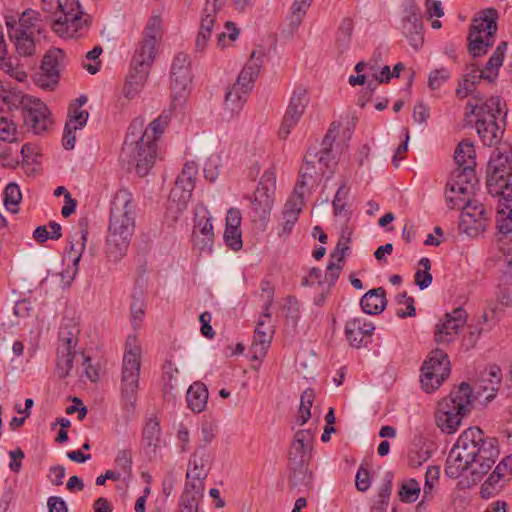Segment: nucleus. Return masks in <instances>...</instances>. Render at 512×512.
I'll return each mask as SVG.
<instances>
[{
	"label": "nucleus",
	"instance_id": "obj_1",
	"mask_svg": "<svg viewBox=\"0 0 512 512\" xmlns=\"http://www.w3.org/2000/svg\"><path fill=\"white\" fill-rule=\"evenodd\" d=\"M134 229L135 204L132 194L127 189H120L111 202L106 239V254L111 261L117 262L126 255Z\"/></svg>",
	"mask_w": 512,
	"mask_h": 512
},
{
	"label": "nucleus",
	"instance_id": "obj_2",
	"mask_svg": "<svg viewBox=\"0 0 512 512\" xmlns=\"http://www.w3.org/2000/svg\"><path fill=\"white\" fill-rule=\"evenodd\" d=\"M466 109L464 121L467 126L475 127L482 143L488 147L500 143L504 126L497 123V118L503 113L502 99L493 96L485 100L479 95H474L472 100L468 101Z\"/></svg>",
	"mask_w": 512,
	"mask_h": 512
},
{
	"label": "nucleus",
	"instance_id": "obj_3",
	"mask_svg": "<svg viewBox=\"0 0 512 512\" xmlns=\"http://www.w3.org/2000/svg\"><path fill=\"white\" fill-rule=\"evenodd\" d=\"M471 405L472 389L468 383L462 382L448 397L439 402L435 414L437 426L446 434L455 433L462 417L470 411Z\"/></svg>",
	"mask_w": 512,
	"mask_h": 512
},
{
	"label": "nucleus",
	"instance_id": "obj_4",
	"mask_svg": "<svg viewBox=\"0 0 512 512\" xmlns=\"http://www.w3.org/2000/svg\"><path fill=\"white\" fill-rule=\"evenodd\" d=\"M141 367V349L138 346L126 349L121 374V404L126 420H130L136 409L137 391Z\"/></svg>",
	"mask_w": 512,
	"mask_h": 512
},
{
	"label": "nucleus",
	"instance_id": "obj_5",
	"mask_svg": "<svg viewBox=\"0 0 512 512\" xmlns=\"http://www.w3.org/2000/svg\"><path fill=\"white\" fill-rule=\"evenodd\" d=\"M467 430H475L479 436L468 442L472 452V480L478 481L489 472L499 456V443L494 437H484V432L479 427H469Z\"/></svg>",
	"mask_w": 512,
	"mask_h": 512
},
{
	"label": "nucleus",
	"instance_id": "obj_6",
	"mask_svg": "<svg viewBox=\"0 0 512 512\" xmlns=\"http://www.w3.org/2000/svg\"><path fill=\"white\" fill-rule=\"evenodd\" d=\"M479 436V433L475 430H465L459 436L456 444L451 449L445 465V474L452 479H457L464 472L470 471L472 475V458L471 447L469 443Z\"/></svg>",
	"mask_w": 512,
	"mask_h": 512
},
{
	"label": "nucleus",
	"instance_id": "obj_7",
	"mask_svg": "<svg viewBox=\"0 0 512 512\" xmlns=\"http://www.w3.org/2000/svg\"><path fill=\"white\" fill-rule=\"evenodd\" d=\"M448 355L439 348L430 352L421 368L420 382L425 392L438 389L450 374Z\"/></svg>",
	"mask_w": 512,
	"mask_h": 512
},
{
	"label": "nucleus",
	"instance_id": "obj_8",
	"mask_svg": "<svg viewBox=\"0 0 512 512\" xmlns=\"http://www.w3.org/2000/svg\"><path fill=\"white\" fill-rule=\"evenodd\" d=\"M276 176L274 171L266 170L254 192L251 202V218L253 222L266 223L274 203Z\"/></svg>",
	"mask_w": 512,
	"mask_h": 512
},
{
	"label": "nucleus",
	"instance_id": "obj_9",
	"mask_svg": "<svg viewBox=\"0 0 512 512\" xmlns=\"http://www.w3.org/2000/svg\"><path fill=\"white\" fill-rule=\"evenodd\" d=\"M172 106L182 107L186 100L187 90L192 82L191 61L185 52H178L171 64L170 71Z\"/></svg>",
	"mask_w": 512,
	"mask_h": 512
},
{
	"label": "nucleus",
	"instance_id": "obj_10",
	"mask_svg": "<svg viewBox=\"0 0 512 512\" xmlns=\"http://www.w3.org/2000/svg\"><path fill=\"white\" fill-rule=\"evenodd\" d=\"M399 29L414 50L421 49L424 43L422 12L414 0L404 2Z\"/></svg>",
	"mask_w": 512,
	"mask_h": 512
},
{
	"label": "nucleus",
	"instance_id": "obj_11",
	"mask_svg": "<svg viewBox=\"0 0 512 512\" xmlns=\"http://www.w3.org/2000/svg\"><path fill=\"white\" fill-rule=\"evenodd\" d=\"M475 177V170L472 166H465L457 170L453 178L447 183L446 200L452 209H460L467 199L470 190L473 188L472 179Z\"/></svg>",
	"mask_w": 512,
	"mask_h": 512
},
{
	"label": "nucleus",
	"instance_id": "obj_12",
	"mask_svg": "<svg viewBox=\"0 0 512 512\" xmlns=\"http://www.w3.org/2000/svg\"><path fill=\"white\" fill-rule=\"evenodd\" d=\"M120 158L123 161L135 163L136 173L140 177L148 175L151 168L154 166L157 158V144L150 140V136L145 132L141 141L135 146V150L131 153H120Z\"/></svg>",
	"mask_w": 512,
	"mask_h": 512
},
{
	"label": "nucleus",
	"instance_id": "obj_13",
	"mask_svg": "<svg viewBox=\"0 0 512 512\" xmlns=\"http://www.w3.org/2000/svg\"><path fill=\"white\" fill-rule=\"evenodd\" d=\"M88 219L82 217L78 220V231L68 238L69 251L68 254L72 257V266L61 273L62 282L70 286L79 270V262L82 254L86 248L88 236Z\"/></svg>",
	"mask_w": 512,
	"mask_h": 512
},
{
	"label": "nucleus",
	"instance_id": "obj_14",
	"mask_svg": "<svg viewBox=\"0 0 512 512\" xmlns=\"http://www.w3.org/2000/svg\"><path fill=\"white\" fill-rule=\"evenodd\" d=\"M197 172V164L190 161L184 164L180 175L177 177L175 186L171 189L169 195L170 202L176 203L177 211L186 209L195 187Z\"/></svg>",
	"mask_w": 512,
	"mask_h": 512
},
{
	"label": "nucleus",
	"instance_id": "obj_15",
	"mask_svg": "<svg viewBox=\"0 0 512 512\" xmlns=\"http://www.w3.org/2000/svg\"><path fill=\"white\" fill-rule=\"evenodd\" d=\"M511 166L512 147L506 143L496 147L487 164L486 185L488 192H497V181H502V176L506 174Z\"/></svg>",
	"mask_w": 512,
	"mask_h": 512
},
{
	"label": "nucleus",
	"instance_id": "obj_16",
	"mask_svg": "<svg viewBox=\"0 0 512 512\" xmlns=\"http://www.w3.org/2000/svg\"><path fill=\"white\" fill-rule=\"evenodd\" d=\"M22 117L25 126L35 134L47 131L52 124L47 105L35 97L28 101V104L26 103Z\"/></svg>",
	"mask_w": 512,
	"mask_h": 512
},
{
	"label": "nucleus",
	"instance_id": "obj_17",
	"mask_svg": "<svg viewBox=\"0 0 512 512\" xmlns=\"http://www.w3.org/2000/svg\"><path fill=\"white\" fill-rule=\"evenodd\" d=\"M308 101L307 90L302 86L295 88L279 129V136L281 138L285 139L288 137L291 129L300 120Z\"/></svg>",
	"mask_w": 512,
	"mask_h": 512
},
{
	"label": "nucleus",
	"instance_id": "obj_18",
	"mask_svg": "<svg viewBox=\"0 0 512 512\" xmlns=\"http://www.w3.org/2000/svg\"><path fill=\"white\" fill-rule=\"evenodd\" d=\"M153 63L140 59V56H133L130 64L129 74L123 87V95L128 100L133 99L140 92L150 72Z\"/></svg>",
	"mask_w": 512,
	"mask_h": 512
},
{
	"label": "nucleus",
	"instance_id": "obj_19",
	"mask_svg": "<svg viewBox=\"0 0 512 512\" xmlns=\"http://www.w3.org/2000/svg\"><path fill=\"white\" fill-rule=\"evenodd\" d=\"M6 27L8 33H23V35L42 36L44 32L41 15L33 9L25 10L18 21L13 16L7 17Z\"/></svg>",
	"mask_w": 512,
	"mask_h": 512
},
{
	"label": "nucleus",
	"instance_id": "obj_20",
	"mask_svg": "<svg viewBox=\"0 0 512 512\" xmlns=\"http://www.w3.org/2000/svg\"><path fill=\"white\" fill-rule=\"evenodd\" d=\"M160 28V17H152L144 30L143 40L135 50L133 56H140V59L150 63L154 62L157 38L160 36Z\"/></svg>",
	"mask_w": 512,
	"mask_h": 512
},
{
	"label": "nucleus",
	"instance_id": "obj_21",
	"mask_svg": "<svg viewBox=\"0 0 512 512\" xmlns=\"http://www.w3.org/2000/svg\"><path fill=\"white\" fill-rule=\"evenodd\" d=\"M375 326L364 318L356 317L348 320L345 324V337L350 346L360 348L367 345V338L373 335Z\"/></svg>",
	"mask_w": 512,
	"mask_h": 512
},
{
	"label": "nucleus",
	"instance_id": "obj_22",
	"mask_svg": "<svg viewBox=\"0 0 512 512\" xmlns=\"http://www.w3.org/2000/svg\"><path fill=\"white\" fill-rule=\"evenodd\" d=\"M313 434L310 430H298L288 452V463L309 462L311 459V443Z\"/></svg>",
	"mask_w": 512,
	"mask_h": 512
},
{
	"label": "nucleus",
	"instance_id": "obj_23",
	"mask_svg": "<svg viewBox=\"0 0 512 512\" xmlns=\"http://www.w3.org/2000/svg\"><path fill=\"white\" fill-rule=\"evenodd\" d=\"M263 55L262 51L254 50L251 53L249 61L238 75L234 85L243 89L244 93H248L253 88L254 82L261 69Z\"/></svg>",
	"mask_w": 512,
	"mask_h": 512
},
{
	"label": "nucleus",
	"instance_id": "obj_24",
	"mask_svg": "<svg viewBox=\"0 0 512 512\" xmlns=\"http://www.w3.org/2000/svg\"><path fill=\"white\" fill-rule=\"evenodd\" d=\"M304 200L300 196H290L284 205L282 211V221L280 223L281 231L279 236H288L291 234L295 223L298 221L299 214L302 210Z\"/></svg>",
	"mask_w": 512,
	"mask_h": 512
},
{
	"label": "nucleus",
	"instance_id": "obj_25",
	"mask_svg": "<svg viewBox=\"0 0 512 512\" xmlns=\"http://www.w3.org/2000/svg\"><path fill=\"white\" fill-rule=\"evenodd\" d=\"M211 455L205 448L196 450L189 461V471L186 474L187 479L203 481L209 473L211 465Z\"/></svg>",
	"mask_w": 512,
	"mask_h": 512
},
{
	"label": "nucleus",
	"instance_id": "obj_26",
	"mask_svg": "<svg viewBox=\"0 0 512 512\" xmlns=\"http://www.w3.org/2000/svg\"><path fill=\"white\" fill-rule=\"evenodd\" d=\"M360 306L368 315H378L387 306L386 291L383 287L373 288L366 292L360 299Z\"/></svg>",
	"mask_w": 512,
	"mask_h": 512
},
{
	"label": "nucleus",
	"instance_id": "obj_27",
	"mask_svg": "<svg viewBox=\"0 0 512 512\" xmlns=\"http://www.w3.org/2000/svg\"><path fill=\"white\" fill-rule=\"evenodd\" d=\"M15 59L8 54L7 43L0 24V69L17 81H24L27 78L26 72L17 69Z\"/></svg>",
	"mask_w": 512,
	"mask_h": 512
},
{
	"label": "nucleus",
	"instance_id": "obj_28",
	"mask_svg": "<svg viewBox=\"0 0 512 512\" xmlns=\"http://www.w3.org/2000/svg\"><path fill=\"white\" fill-rule=\"evenodd\" d=\"M496 19L497 11L493 8L487 9L482 12L479 18L474 19L470 32H475L478 35H484L488 38H494L497 31Z\"/></svg>",
	"mask_w": 512,
	"mask_h": 512
},
{
	"label": "nucleus",
	"instance_id": "obj_29",
	"mask_svg": "<svg viewBox=\"0 0 512 512\" xmlns=\"http://www.w3.org/2000/svg\"><path fill=\"white\" fill-rule=\"evenodd\" d=\"M309 462L288 463L289 470V486L295 489L300 486L311 488L312 473L308 469Z\"/></svg>",
	"mask_w": 512,
	"mask_h": 512
},
{
	"label": "nucleus",
	"instance_id": "obj_30",
	"mask_svg": "<svg viewBox=\"0 0 512 512\" xmlns=\"http://www.w3.org/2000/svg\"><path fill=\"white\" fill-rule=\"evenodd\" d=\"M186 400L188 407L192 411L196 413L202 412L208 400L207 387L201 382H194L187 391Z\"/></svg>",
	"mask_w": 512,
	"mask_h": 512
},
{
	"label": "nucleus",
	"instance_id": "obj_31",
	"mask_svg": "<svg viewBox=\"0 0 512 512\" xmlns=\"http://www.w3.org/2000/svg\"><path fill=\"white\" fill-rule=\"evenodd\" d=\"M14 43L17 53L23 57H29L36 53V46L40 43L41 36L23 35V33H8Z\"/></svg>",
	"mask_w": 512,
	"mask_h": 512
},
{
	"label": "nucleus",
	"instance_id": "obj_32",
	"mask_svg": "<svg viewBox=\"0 0 512 512\" xmlns=\"http://www.w3.org/2000/svg\"><path fill=\"white\" fill-rule=\"evenodd\" d=\"M79 328L73 319H64L59 329L58 348L75 349L78 343Z\"/></svg>",
	"mask_w": 512,
	"mask_h": 512
},
{
	"label": "nucleus",
	"instance_id": "obj_33",
	"mask_svg": "<svg viewBox=\"0 0 512 512\" xmlns=\"http://www.w3.org/2000/svg\"><path fill=\"white\" fill-rule=\"evenodd\" d=\"M507 48V43L502 41L496 47L495 51L487 61L485 67L482 69L485 75V80L488 82H493L499 72V68L502 66L504 54Z\"/></svg>",
	"mask_w": 512,
	"mask_h": 512
},
{
	"label": "nucleus",
	"instance_id": "obj_34",
	"mask_svg": "<svg viewBox=\"0 0 512 512\" xmlns=\"http://www.w3.org/2000/svg\"><path fill=\"white\" fill-rule=\"evenodd\" d=\"M261 326H263V321L260 320L255 329L254 339L250 348L254 360H262L265 357L272 340V336L263 331Z\"/></svg>",
	"mask_w": 512,
	"mask_h": 512
},
{
	"label": "nucleus",
	"instance_id": "obj_35",
	"mask_svg": "<svg viewBox=\"0 0 512 512\" xmlns=\"http://www.w3.org/2000/svg\"><path fill=\"white\" fill-rule=\"evenodd\" d=\"M354 30V21L351 17H344L336 32V48L340 54L349 50L352 34Z\"/></svg>",
	"mask_w": 512,
	"mask_h": 512
},
{
	"label": "nucleus",
	"instance_id": "obj_36",
	"mask_svg": "<svg viewBox=\"0 0 512 512\" xmlns=\"http://www.w3.org/2000/svg\"><path fill=\"white\" fill-rule=\"evenodd\" d=\"M144 133L143 120L141 118L134 119L127 129L121 151H123L124 154L133 152L135 150V146L140 143L141 137Z\"/></svg>",
	"mask_w": 512,
	"mask_h": 512
},
{
	"label": "nucleus",
	"instance_id": "obj_37",
	"mask_svg": "<svg viewBox=\"0 0 512 512\" xmlns=\"http://www.w3.org/2000/svg\"><path fill=\"white\" fill-rule=\"evenodd\" d=\"M75 355V349L57 348L56 374L60 379L71 375Z\"/></svg>",
	"mask_w": 512,
	"mask_h": 512
},
{
	"label": "nucleus",
	"instance_id": "obj_38",
	"mask_svg": "<svg viewBox=\"0 0 512 512\" xmlns=\"http://www.w3.org/2000/svg\"><path fill=\"white\" fill-rule=\"evenodd\" d=\"M462 327L463 325L446 318L442 324L437 325L434 335L435 341L443 345L453 342Z\"/></svg>",
	"mask_w": 512,
	"mask_h": 512
},
{
	"label": "nucleus",
	"instance_id": "obj_39",
	"mask_svg": "<svg viewBox=\"0 0 512 512\" xmlns=\"http://www.w3.org/2000/svg\"><path fill=\"white\" fill-rule=\"evenodd\" d=\"M497 228L499 232L504 235L512 232V201L499 199L497 207Z\"/></svg>",
	"mask_w": 512,
	"mask_h": 512
},
{
	"label": "nucleus",
	"instance_id": "obj_40",
	"mask_svg": "<svg viewBox=\"0 0 512 512\" xmlns=\"http://www.w3.org/2000/svg\"><path fill=\"white\" fill-rule=\"evenodd\" d=\"M142 441L147 447H153L154 449L160 446L161 428L156 417L147 420L142 431Z\"/></svg>",
	"mask_w": 512,
	"mask_h": 512
},
{
	"label": "nucleus",
	"instance_id": "obj_41",
	"mask_svg": "<svg viewBox=\"0 0 512 512\" xmlns=\"http://www.w3.org/2000/svg\"><path fill=\"white\" fill-rule=\"evenodd\" d=\"M243 89L233 85L225 94V109L231 112V115L239 113L246 102V95Z\"/></svg>",
	"mask_w": 512,
	"mask_h": 512
},
{
	"label": "nucleus",
	"instance_id": "obj_42",
	"mask_svg": "<svg viewBox=\"0 0 512 512\" xmlns=\"http://www.w3.org/2000/svg\"><path fill=\"white\" fill-rule=\"evenodd\" d=\"M475 155L474 144L469 140H463L458 144L454 152V160L459 167H473Z\"/></svg>",
	"mask_w": 512,
	"mask_h": 512
},
{
	"label": "nucleus",
	"instance_id": "obj_43",
	"mask_svg": "<svg viewBox=\"0 0 512 512\" xmlns=\"http://www.w3.org/2000/svg\"><path fill=\"white\" fill-rule=\"evenodd\" d=\"M494 44V38H488L484 35H478L475 32H469L468 50L473 57H479L487 53L489 47Z\"/></svg>",
	"mask_w": 512,
	"mask_h": 512
},
{
	"label": "nucleus",
	"instance_id": "obj_44",
	"mask_svg": "<svg viewBox=\"0 0 512 512\" xmlns=\"http://www.w3.org/2000/svg\"><path fill=\"white\" fill-rule=\"evenodd\" d=\"M460 209L464 211L466 217L471 218L474 222H478L479 226L484 225L482 221L485 222L488 219L484 205L477 200L467 199V201L461 205Z\"/></svg>",
	"mask_w": 512,
	"mask_h": 512
},
{
	"label": "nucleus",
	"instance_id": "obj_45",
	"mask_svg": "<svg viewBox=\"0 0 512 512\" xmlns=\"http://www.w3.org/2000/svg\"><path fill=\"white\" fill-rule=\"evenodd\" d=\"M315 398L314 390L308 388L304 390L300 397V406L296 422L299 426H303L311 417V407Z\"/></svg>",
	"mask_w": 512,
	"mask_h": 512
},
{
	"label": "nucleus",
	"instance_id": "obj_46",
	"mask_svg": "<svg viewBox=\"0 0 512 512\" xmlns=\"http://www.w3.org/2000/svg\"><path fill=\"white\" fill-rule=\"evenodd\" d=\"M1 98L9 110L21 108L23 111L26 107V103L28 104V101H30L33 97L30 95H25L21 91L12 89L3 91Z\"/></svg>",
	"mask_w": 512,
	"mask_h": 512
},
{
	"label": "nucleus",
	"instance_id": "obj_47",
	"mask_svg": "<svg viewBox=\"0 0 512 512\" xmlns=\"http://www.w3.org/2000/svg\"><path fill=\"white\" fill-rule=\"evenodd\" d=\"M58 54H62V50L58 49L55 52L47 53L42 61L40 72L45 73L46 75L52 78V81L59 82V62H58Z\"/></svg>",
	"mask_w": 512,
	"mask_h": 512
},
{
	"label": "nucleus",
	"instance_id": "obj_48",
	"mask_svg": "<svg viewBox=\"0 0 512 512\" xmlns=\"http://www.w3.org/2000/svg\"><path fill=\"white\" fill-rule=\"evenodd\" d=\"M392 476L380 487L376 500L370 508V512H387L391 492H392Z\"/></svg>",
	"mask_w": 512,
	"mask_h": 512
},
{
	"label": "nucleus",
	"instance_id": "obj_49",
	"mask_svg": "<svg viewBox=\"0 0 512 512\" xmlns=\"http://www.w3.org/2000/svg\"><path fill=\"white\" fill-rule=\"evenodd\" d=\"M145 302L143 298V292L140 290L134 292L132 295V302L130 304L131 322L136 328L142 322V318L145 314Z\"/></svg>",
	"mask_w": 512,
	"mask_h": 512
},
{
	"label": "nucleus",
	"instance_id": "obj_50",
	"mask_svg": "<svg viewBox=\"0 0 512 512\" xmlns=\"http://www.w3.org/2000/svg\"><path fill=\"white\" fill-rule=\"evenodd\" d=\"M420 491L419 483L415 479L411 478L403 482L398 495L402 502L413 503L418 499Z\"/></svg>",
	"mask_w": 512,
	"mask_h": 512
},
{
	"label": "nucleus",
	"instance_id": "obj_51",
	"mask_svg": "<svg viewBox=\"0 0 512 512\" xmlns=\"http://www.w3.org/2000/svg\"><path fill=\"white\" fill-rule=\"evenodd\" d=\"M3 109L0 107V140L8 143L17 141L18 130L16 124L2 115Z\"/></svg>",
	"mask_w": 512,
	"mask_h": 512
},
{
	"label": "nucleus",
	"instance_id": "obj_52",
	"mask_svg": "<svg viewBox=\"0 0 512 512\" xmlns=\"http://www.w3.org/2000/svg\"><path fill=\"white\" fill-rule=\"evenodd\" d=\"M203 215H200L198 212L195 214V224L194 231L200 234L201 236H214L213 233V225H212V217L209 215L207 209L203 208Z\"/></svg>",
	"mask_w": 512,
	"mask_h": 512
},
{
	"label": "nucleus",
	"instance_id": "obj_53",
	"mask_svg": "<svg viewBox=\"0 0 512 512\" xmlns=\"http://www.w3.org/2000/svg\"><path fill=\"white\" fill-rule=\"evenodd\" d=\"M169 119V115L164 111L149 124L145 132L150 136V140L156 143L167 127Z\"/></svg>",
	"mask_w": 512,
	"mask_h": 512
},
{
	"label": "nucleus",
	"instance_id": "obj_54",
	"mask_svg": "<svg viewBox=\"0 0 512 512\" xmlns=\"http://www.w3.org/2000/svg\"><path fill=\"white\" fill-rule=\"evenodd\" d=\"M487 377H488L487 379H483V382L487 381L489 383V385H484L483 389L484 390L490 389L492 391V394H489L487 396V399H489L490 397H492L494 395L495 392H497L499 390V387L501 384V379H502L501 368L496 364L489 366L488 372H487Z\"/></svg>",
	"mask_w": 512,
	"mask_h": 512
},
{
	"label": "nucleus",
	"instance_id": "obj_55",
	"mask_svg": "<svg viewBox=\"0 0 512 512\" xmlns=\"http://www.w3.org/2000/svg\"><path fill=\"white\" fill-rule=\"evenodd\" d=\"M497 298L503 305L512 304V275L505 274L500 280Z\"/></svg>",
	"mask_w": 512,
	"mask_h": 512
},
{
	"label": "nucleus",
	"instance_id": "obj_56",
	"mask_svg": "<svg viewBox=\"0 0 512 512\" xmlns=\"http://www.w3.org/2000/svg\"><path fill=\"white\" fill-rule=\"evenodd\" d=\"M88 118L89 113L86 110H79L76 104H70L66 123H70L72 126L82 129L86 125Z\"/></svg>",
	"mask_w": 512,
	"mask_h": 512
},
{
	"label": "nucleus",
	"instance_id": "obj_57",
	"mask_svg": "<svg viewBox=\"0 0 512 512\" xmlns=\"http://www.w3.org/2000/svg\"><path fill=\"white\" fill-rule=\"evenodd\" d=\"M217 12L216 5L214 3L206 2L203 9V16L201 18L200 29L201 31L212 33V28L215 22V15Z\"/></svg>",
	"mask_w": 512,
	"mask_h": 512
},
{
	"label": "nucleus",
	"instance_id": "obj_58",
	"mask_svg": "<svg viewBox=\"0 0 512 512\" xmlns=\"http://www.w3.org/2000/svg\"><path fill=\"white\" fill-rule=\"evenodd\" d=\"M304 162L306 163L307 167L304 169L303 167L300 169L299 172V179L297 180L293 194L291 196H300L301 200H304V187L307 185V179L312 178V173L309 171L312 167L310 165L312 164V161H309L307 157L304 158Z\"/></svg>",
	"mask_w": 512,
	"mask_h": 512
},
{
	"label": "nucleus",
	"instance_id": "obj_59",
	"mask_svg": "<svg viewBox=\"0 0 512 512\" xmlns=\"http://www.w3.org/2000/svg\"><path fill=\"white\" fill-rule=\"evenodd\" d=\"M312 1H308L307 4L303 2V0H295L292 4L291 10H292V19H291V25L294 29L298 28L303 17L306 14L307 8L311 5Z\"/></svg>",
	"mask_w": 512,
	"mask_h": 512
},
{
	"label": "nucleus",
	"instance_id": "obj_60",
	"mask_svg": "<svg viewBox=\"0 0 512 512\" xmlns=\"http://www.w3.org/2000/svg\"><path fill=\"white\" fill-rule=\"evenodd\" d=\"M22 199L21 191L16 183H9L4 190V204L7 208L10 205L17 206Z\"/></svg>",
	"mask_w": 512,
	"mask_h": 512
},
{
	"label": "nucleus",
	"instance_id": "obj_61",
	"mask_svg": "<svg viewBox=\"0 0 512 512\" xmlns=\"http://www.w3.org/2000/svg\"><path fill=\"white\" fill-rule=\"evenodd\" d=\"M224 241L232 250H240L243 246L241 230L225 228Z\"/></svg>",
	"mask_w": 512,
	"mask_h": 512
},
{
	"label": "nucleus",
	"instance_id": "obj_62",
	"mask_svg": "<svg viewBox=\"0 0 512 512\" xmlns=\"http://www.w3.org/2000/svg\"><path fill=\"white\" fill-rule=\"evenodd\" d=\"M348 192L349 189L345 183L338 188L332 202L335 215H339L342 213V211H344L346 207V198L348 196Z\"/></svg>",
	"mask_w": 512,
	"mask_h": 512
},
{
	"label": "nucleus",
	"instance_id": "obj_63",
	"mask_svg": "<svg viewBox=\"0 0 512 512\" xmlns=\"http://www.w3.org/2000/svg\"><path fill=\"white\" fill-rule=\"evenodd\" d=\"M450 77L445 68L436 69L429 74L428 85L432 90L440 88Z\"/></svg>",
	"mask_w": 512,
	"mask_h": 512
},
{
	"label": "nucleus",
	"instance_id": "obj_64",
	"mask_svg": "<svg viewBox=\"0 0 512 512\" xmlns=\"http://www.w3.org/2000/svg\"><path fill=\"white\" fill-rule=\"evenodd\" d=\"M198 500L199 498L189 490L183 492L180 497L181 512H198Z\"/></svg>",
	"mask_w": 512,
	"mask_h": 512
}]
</instances>
